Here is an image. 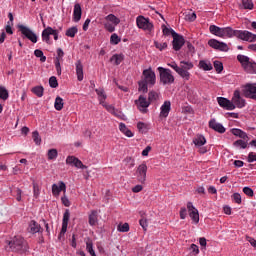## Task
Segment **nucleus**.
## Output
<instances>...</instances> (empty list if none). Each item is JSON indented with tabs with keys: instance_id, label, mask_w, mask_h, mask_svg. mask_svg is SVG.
<instances>
[{
	"instance_id": "nucleus-54",
	"label": "nucleus",
	"mask_w": 256,
	"mask_h": 256,
	"mask_svg": "<svg viewBox=\"0 0 256 256\" xmlns=\"http://www.w3.org/2000/svg\"><path fill=\"white\" fill-rule=\"evenodd\" d=\"M116 26H117V25L112 24V23H110V22L104 23V28H105L106 31H108L109 33L115 32V27H116Z\"/></svg>"
},
{
	"instance_id": "nucleus-5",
	"label": "nucleus",
	"mask_w": 256,
	"mask_h": 256,
	"mask_svg": "<svg viewBox=\"0 0 256 256\" xmlns=\"http://www.w3.org/2000/svg\"><path fill=\"white\" fill-rule=\"evenodd\" d=\"M17 29L26 39L31 41V43H37L39 37L37 36V34H35V32H33V30H31V28L23 24H18Z\"/></svg>"
},
{
	"instance_id": "nucleus-59",
	"label": "nucleus",
	"mask_w": 256,
	"mask_h": 256,
	"mask_svg": "<svg viewBox=\"0 0 256 256\" xmlns=\"http://www.w3.org/2000/svg\"><path fill=\"white\" fill-rule=\"evenodd\" d=\"M243 193H245L248 197H253V195H255V193L249 186L243 188Z\"/></svg>"
},
{
	"instance_id": "nucleus-51",
	"label": "nucleus",
	"mask_w": 256,
	"mask_h": 256,
	"mask_svg": "<svg viewBox=\"0 0 256 256\" xmlns=\"http://www.w3.org/2000/svg\"><path fill=\"white\" fill-rule=\"evenodd\" d=\"M154 47H156V49H158L159 51H165V49H167V43H160L159 41H154Z\"/></svg>"
},
{
	"instance_id": "nucleus-35",
	"label": "nucleus",
	"mask_w": 256,
	"mask_h": 256,
	"mask_svg": "<svg viewBox=\"0 0 256 256\" xmlns=\"http://www.w3.org/2000/svg\"><path fill=\"white\" fill-rule=\"evenodd\" d=\"M123 59H125L123 54H114L110 61L114 62L116 65H121V63H123Z\"/></svg>"
},
{
	"instance_id": "nucleus-43",
	"label": "nucleus",
	"mask_w": 256,
	"mask_h": 256,
	"mask_svg": "<svg viewBox=\"0 0 256 256\" xmlns=\"http://www.w3.org/2000/svg\"><path fill=\"white\" fill-rule=\"evenodd\" d=\"M35 57H38L41 63H45L47 61V57L43 54V50L36 49L34 51Z\"/></svg>"
},
{
	"instance_id": "nucleus-23",
	"label": "nucleus",
	"mask_w": 256,
	"mask_h": 256,
	"mask_svg": "<svg viewBox=\"0 0 256 256\" xmlns=\"http://www.w3.org/2000/svg\"><path fill=\"white\" fill-rule=\"evenodd\" d=\"M209 127L210 129H213V131H216L217 133H225L226 129L223 124L217 122L214 118L209 121Z\"/></svg>"
},
{
	"instance_id": "nucleus-25",
	"label": "nucleus",
	"mask_w": 256,
	"mask_h": 256,
	"mask_svg": "<svg viewBox=\"0 0 256 256\" xmlns=\"http://www.w3.org/2000/svg\"><path fill=\"white\" fill-rule=\"evenodd\" d=\"M171 112V101H165L160 107V117H169Z\"/></svg>"
},
{
	"instance_id": "nucleus-2",
	"label": "nucleus",
	"mask_w": 256,
	"mask_h": 256,
	"mask_svg": "<svg viewBox=\"0 0 256 256\" xmlns=\"http://www.w3.org/2000/svg\"><path fill=\"white\" fill-rule=\"evenodd\" d=\"M237 60L239 61V63L242 65L244 71H246V73H256V63L251 60V58H249V56H245L243 54H239L237 56Z\"/></svg>"
},
{
	"instance_id": "nucleus-14",
	"label": "nucleus",
	"mask_w": 256,
	"mask_h": 256,
	"mask_svg": "<svg viewBox=\"0 0 256 256\" xmlns=\"http://www.w3.org/2000/svg\"><path fill=\"white\" fill-rule=\"evenodd\" d=\"M218 105H220L226 111H234L236 109L235 104H233V100H229L225 97H218L217 98Z\"/></svg>"
},
{
	"instance_id": "nucleus-16",
	"label": "nucleus",
	"mask_w": 256,
	"mask_h": 256,
	"mask_svg": "<svg viewBox=\"0 0 256 256\" xmlns=\"http://www.w3.org/2000/svg\"><path fill=\"white\" fill-rule=\"evenodd\" d=\"M187 209L189 211L190 219H192L193 223H199V210L193 206V202L187 203Z\"/></svg>"
},
{
	"instance_id": "nucleus-18",
	"label": "nucleus",
	"mask_w": 256,
	"mask_h": 256,
	"mask_svg": "<svg viewBox=\"0 0 256 256\" xmlns=\"http://www.w3.org/2000/svg\"><path fill=\"white\" fill-rule=\"evenodd\" d=\"M63 57H65V52H63V49L58 48L57 57L54 60V65L57 71V75H61V61H63Z\"/></svg>"
},
{
	"instance_id": "nucleus-53",
	"label": "nucleus",
	"mask_w": 256,
	"mask_h": 256,
	"mask_svg": "<svg viewBox=\"0 0 256 256\" xmlns=\"http://www.w3.org/2000/svg\"><path fill=\"white\" fill-rule=\"evenodd\" d=\"M86 251H88V253L91 256H97V254L95 253V250L93 249V243L92 242H87L86 243Z\"/></svg>"
},
{
	"instance_id": "nucleus-58",
	"label": "nucleus",
	"mask_w": 256,
	"mask_h": 256,
	"mask_svg": "<svg viewBox=\"0 0 256 256\" xmlns=\"http://www.w3.org/2000/svg\"><path fill=\"white\" fill-rule=\"evenodd\" d=\"M95 92L98 95V99H107V94H105V90L96 89Z\"/></svg>"
},
{
	"instance_id": "nucleus-50",
	"label": "nucleus",
	"mask_w": 256,
	"mask_h": 256,
	"mask_svg": "<svg viewBox=\"0 0 256 256\" xmlns=\"http://www.w3.org/2000/svg\"><path fill=\"white\" fill-rule=\"evenodd\" d=\"M214 69L216 73H222L223 71V63L219 60L214 61Z\"/></svg>"
},
{
	"instance_id": "nucleus-17",
	"label": "nucleus",
	"mask_w": 256,
	"mask_h": 256,
	"mask_svg": "<svg viewBox=\"0 0 256 256\" xmlns=\"http://www.w3.org/2000/svg\"><path fill=\"white\" fill-rule=\"evenodd\" d=\"M185 45V38L179 34L173 36L172 47L174 51H181V48Z\"/></svg>"
},
{
	"instance_id": "nucleus-36",
	"label": "nucleus",
	"mask_w": 256,
	"mask_h": 256,
	"mask_svg": "<svg viewBox=\"0 0 256 256\" xmlns=\"http://www.w3.org/2000/svg\"><path fill=\"white\" fill-rule=\"evenodd\" d=\"M106 21H109L110 23H113V25H119L121 23V20L117 18L114 14H109L105 17Z\"/></svg>"
},
{
	"instance_id": "nucleus-12",
	"label": "nucleus",
	"mask_w": 256,
	"mask_h": 256,
	"mask_svg": "<svg viewBox=\"0 0 256 256\" xmlns=\"http://www.w3.org/2000/svg\"><path fill=\"white\" fill-rule=\"evenodd\" d=\"M23 243H25V239H23L21 236H18L9 241L8 245L12 251H21V249H23Z\"/></svg>"
},
{
	"instance_id": "nucleus-7",
	"label": "nucleus",
	"mask_w": 256,
	"mask_h": 256,
	"mask_svg": "<svg viewBox=\"0 0 256 256\" xmlns=\"http://www.w3.org/2000/svg\"><path fill=\"white\" fill-rule=\"evenodd\" d=\"M236 38L241 41H247L248 43H255L256 34H253V32H249L248 30H237Z\"/></svg>"
},
{
	"instance_id": "nucleus-21",
	"label": "nucleus",
	"mask_w": 256,
	"mask_h": 256,
	"mask_svg": "<svg viewBox=\"0 0 256 256\" xmlns=\"http://www.w3.org/2000/svg\"><path fill=\"white\" fill-rule=\"evenodd\" d=\"M43 229L41 228V224H38L37 221L31 220L28 224V233L35 235L36 233H42Z\"/></svg>"
},
{
	"instance_id": "nucleus-33",
	"label": "nucleus",
	"mask_w": 256,
	"mask_h": 256,
	"mask_svg": "<svg viewBox=\"0 0 256 256\" xmlns=\"http://www.w3.org/2000/svg\"><path fill=\"white\" fill-rule=\"evenodd\" d=\"M149 83H147L146 81L144 80H140L138 82V91L140 93H147V91H149Z\"/></svg>"
},
{
	"instance_id": "nucleus-6",
	"label": "nucleus",
	"mask_w": 256,
	"mask_h": 256,
	"mask_svg": "<svg viewBox=\"0 0 256 256\" xmlns=\"http://www.w3.org/2000/svg\"><path fill=\"white\" fill-rule=\"evenodd\" d=\"M136 25L138 29H143V31H153V23H151L149 18H145L144 16H138L136 18Z\"/></svg>"
},
{
	"instance_id": "nucleus-11",
	"label": "nucleus",
	"mask_w": 256,
	"mask_h": 256,
	"mask_svg": "<svg viewBox=\"0 0 256 256\" xmlns=\"http://www.w3.org/2000/svg\"><path fill=\"white\" fill-rule=\"evenodd\" d=\"M208 45L209 47H211L212 49H215L216 51H224V52L229 51V46L227 45V43L220 42L217 39H210L208 41Z\"/></svg>"
},
{
	"instance_id": "nucleus-8",
	"label": "nucleus",
	"mask_w": 256,
	"mask_h": 256,
	"mask_svg": "<svg viewBox=\"0 0 256 256\" xmlns=\"http://www.w3.org/2000/svg\"><path fill=\"white\" fill-rule=\"evenodd\" d=\"M135 175L138 183H145V181H147V164H140L135 172Z\"/></svg>"
},
{
	"instance_id": "nucleus-3",
	"label": "nucleus",
	"mask_w": 256,
	"mask_h": 256,
	"mask_svg": "<svg viewBox=\"0 0 256 256\" xmlns=\"http://www.w3.org/2000/svg\"><path fill=\"white\" fill-rule=\"evenodd\" d=\"M158 71L160 75V83L162 85H173V83H175V76H173L171 69L158 67Z\"/></svg>"
},
{
	"instance_id": "nucleus-52",
	"label": "nucleus",
	"mask_w": 256,
	"mask_h": 256,
	"mask_svg": "<svg viewBox=\"0 0 256 256\" xmlns=\"http://www.w3.org/2000/svg\"><path fill=\"white\" fill-rule=\"evenodd\" d=\"M124 163L128 165V169H133V167H135V160L132 157H126Z\"/></svg>"
},
{
	"instance_id": "nucleus-46",
	"label": "nucleus",
	"mask_w": 256,
	"mask_h": 256,
	"mask_svg": "<svg viewBox=\"0 0 256 256\" xmlns=\"http://www.w3.org/2000/svg\"><path fill=\"white\" fill-rule=\"evenodd\" d=\"M117 231H119L120 233H128L129 223L119 224L117 227Z\"/></svg>"
},
{
	"instance_id": "nucleus-26",
	"label": "nucleus",
	"mask_w": 256,
	"mask_h": 256,
	"mask_svg": "<svg viewBox=\"0 0 256 256\" xmlns=\"http://www.w3.org/2000/svg\"><path fill=\"white\" fill-rule=\"evenodd\" d=\"M81 15H83V11L81 10V4L76 3L74 5V11H73L74 23H79V21H81Z\"/></svg>"
},
{
	"instance_id": "nucleus-63",
	"label": "nucleus",
	"mask_w": 256,
	"mask_h": 256,
	"mask_svg": "<svg viewBox=\"0 0 256 256\" xmlns=\"http://www.w3.org/2000/svg\"><path fill=\"white\" fill-rule=\"evenodd\" d=\"M256 161V153L255 152H250L248 154V163H253Z\"/></svg>"
},
{
	"instance_id": "nucleus-40",
	"label": "nucleus",
	"mask_w": 256,
	"mask_h": 256,
	"mask_svg": "<svg viewBox=\"0 0 256 256\" xmlns=\"http://www.w3.org/2000/svg\"><path fill=\"white\" fill-rule=\"evenodd\" d=\"M0 99L7 101L9 99V91L4 86H0Z\"/></svg>"
},
{
	"instance_id": "nucleus-29",
	"label": "nucleus",
	"mask_w": 256,
	"mask_h": 256,
	"mask_svg": "<svg viewBox=\"0 0 256 256\" xmlns=\"http://www.w3.org/2000/svg\"><path fill=\"white\" fill-rule=\"evenodd\" d=\"M230 132L232 133V135H235V137H240V139H249V136H247L245 131L239 128H232Z\"/></svg>"
},
{
	"instance_id": "nucleus-15",
	"label": "nucleus",
	"mask_w": 256,
	"mask_h": 256,
	"mask_svg": "<svg viewBox=\"0 0 256 256\" xmlns=\"http://www.w3.org/2000/svg\"><path fill=\"white\" fill-rule=\"evenodd\" d=\"M66 165H72L73 167H76V169H87V166L75 156H68L66 158Z\"/></svg>"
},
{
	"instance_id": "nucleus-28",
	"label": "nucleus",
	"mask_w": 256,
	"mask_h": 256,
	"mask_svg": "<svg viewBox=\"0 0 256 256\" xmlns=\"http://www.w3.org/2000/svg\"><path fill=\"white\" fill-rule=\"evenodd\" d=\"M199 69H203V71H213V64L207 60H200Z\"/></svg>"
},
{
	"instance_id": "nucleus-4",
	"label": "nucleus",
	"mask_w": 256,
	"mask_h": 256,
	"mask_svg": "<svg viewBox=\"0 0 256 256\" xmlns=\"http://www.w3.org/2000/svg\"><path fill=\"white\" fill-rule=\"evenodd\" d=\"M51 35L53 36L54 41L59 40V30L53 29L51 26H48L42 31V41L50 45Z\"/></svg>"
},
{
	"instance_id": "nucleus-42",
	"label": "nucleus",
	"mask_w": 256,
	"mask_h": 256,
	"mask_svg": "<svg viewBox=\"0 0 256 256\" xmlns=\"http://www.w3.org/2000/svg\"><path fill=\"white\" fill-rule=\"evenodd\" d=\"M233 146L236 147V149H247V142H245V140H236L233 143Z\"/></svg>"
},
{
	"instance_id": "nucleus-9",
	"label": "nucleus",
	"mask_w": 256,
	"mask_h": 256,
	"mask_svg": "<svg viewBox=\"0 0 256 256\" xmlns=\"http://www.w3.org/2000/svg\"><path fill=\"white\" fill-rule=\"evenodd\" d=\"M142 75L144 77V79L142 81H145L146 83H148V85H155L156 81H157V76L155 75V71H153V69L148 68L143 70Z\"/></svg>"
},
{
	"instance_id": "nucleus-45",
	"label": "nucleus",
	"mask_w": 256,
	"mask_h": 256,
	"mask_svg": "<svg viewBox=\"0 0 256 256\" xmlns=\"http://www.w3.org/2000/svg\"><path fill=\"white\" fill-rule=\"evenodd\" d=\"M110 43L111 45H119V43H121V38H119V35H117V33L111 35Z\"/></svg>"
},
{
	"instance_id": "nucleus-13",
	"label": "nucleus",
	"mask_w": 256,
	"mask_h": 256,
	"mask_svg": "<svg viewBox=\"0 0 256 256\" xmlns=\"http://www.w3.org/2000/svg\"><path fill=\"white\" fill-rule=\"evenodd\" d=\"M232 103L235 105L236 108L238 109H243L245 105H247V102L243 97H241V92L239 90H235L233 97H232Z\"/></svg>"
},
{
	"instance_id": "nucleus-56",
	"label": "nucleus",
	"mask_w": 256,
	"mask_h": 256,
	"mask_svg": "<svg viewBox=\"0 0 256 256\" xmlns=\"http://www.w3.org/2000/svg\"><path fill=\"white\" fill-rule=\"evenodd\" d=\"M137 129L140 133H146L147 132V124L143 123V122H138Z\"/></svg>"
},
{
	"instance_id": "nucleus-61",
	"label": "nucleus",
	"mask_w": 256,
	"mask_h": 256,
	"mask_svg": "<svg viewBox=\"0 0 256 256\" xmlns=\"http://www.w3.org/2000/svg\"><path fill=\"white\" fill-rule=\"evenodd\" d=\"M61 201H62L64 207H70L71 206V202L69 201V198H67V196H65V195L62 196Z\"/></svg>"
},
{
	"instance_id": "nucleus-31",
	"label": "nucleus",
	"mask_w": 256,
	"mask_h": 256,
	"mask_svg": "<svg viewBox=\"0 0 256 256\" xmlns=\"http://www.w3.org/2000/svg\"><path fill=\"white\" fill-rule=\"evenodd\" d=\"M209 31L212 35H215L216 37H220L222 35L223 32V28L217 26V25H210L209 27Z\"/></svg>"
},
{
	"instance_id": "nucleus-1",
	"label": "nucleus",
	"mask_w": 256,
	"mask_h": 256,
	"mask_svg": "<svg viewBox=\"0 0 256 256\" xmlns=\"http://www.w3.org/2000/svg\"><path fill=\"white\" fill-rule=\"evenodd\" d=\"M168 67H171L174 71H176L184 81H189L191 79V73H189L190 69H193L195 65L191 61H180V65H177L176 62H171L168 64Z\"/></svg>"
},
{
	"instance_id": "nucleus-60",
	"label": "nucleus",
	"mask_w": 256,
	"mask_h": 256,
	"mask_svg": "<svg viewBox=\"0 0 256 256\" xmlns=\"http://www.w3.org/2000/svg\"><path fill=\"white\" fill-rule=\"evenodd\" d=\"M232 200L237 203L238 205H241L242 201H241V194L239 193H234L232 195Z\"/></svg>"
},
{
	"instance_id": "nucleus-30",
	"label": "nucleus",
	"mask_w": 256,
	"mask_h": 256,
	"mask_svg": "<svg viewBox=\"0 0 256 256\" xmlns=\"http://www.w3.org/2000/svg\"><path fill=\"white\" fill-rule=\"evenodd\" d=\"M193 143L195 145V147H203V145H205L207 143V140L205 139V137L203 135H198L197 137H195L193 139Z\"/></svg>"
},
{
	"instance_id": "nucleus-57",
	"label": "nucleus",
	"mask_w": 256,
	"mask_h": 256,
	"mask_svg": "<svg viewBox=\"0 0 256 256\" xmlns=\"http://www.w3.org/2000/svg\"><path fill=\"white\" fill-rule=\"evenodd\" d=\"M157 97H158V94H157V92H155V91H150L149 93H148V101L150 102V104L151 103H153L156 99H157Z\"/></svg>"
},
{
	"instance_id": "nucleus-27",
	"label": "nucleus",
	"mask_w": 256,
	"mask_h": 256,
	"mask_svg": "<svg viewBox=\"0 0 256 256\" xmlns=\"http://www.w3.org/2000/svg\"><path fill=\"white\" fill-rule=\"evenodd\" d=\"M75 65H76L77 79L78 81H83V64L81 63V60H77Z\"/></svg>"
},
{
	"instance_id": "nucleus-37",
	"label": "nucleus",
	"mask_w": 256,
	"mask_h": 256,
	"mask_svg": "<svg viewBox=\"0 0 256 256\" xmlns=\"http://www.w3.org/2000/svg\"><path fill=\"white\" fill-rule=\"evenodd\" d=\"M47 155H48L49 161H55V159H57V157L59 155V152L57 151V149L52 148V149L48 150Z\"/></svg>"
},
{
	"instance_id": "nucleus-10",
	"label": "nucleus",
	"mask_w": 256,
	"mask_h": 256,
	"mask_svg": "<svg viewBox=\"0 0 256 256\" xmlns=\"http://www.w3.org/2000/svg\"><path fill=\"white\" fill-rule=\"evenodd\" d=\"M135 105H137L141 113H147V108L151 105V102L147 100L145 95H140L137 100H135Z\"/></svg>"
},
{
	"instance_id": "nucleus-22",
	"label": "nucleus",
	"mask_w": 256,
	"mask_h": 256,
	"mask_svg": "<svg viewBox=\"0 0 256 256\" xmlns=\"http://www.w3.org/2000/svg\"><path fill=\"white\" fill-rule=\"evenodd\" d=\"M233 39V37H237V30H234L231 27H222V35L221 38L225 39Z\"/></svg>"
},
{
	"instance_id": "nucleus-34",
	"label": "nucleus",
	"mask_w": 256,
	"mask_h": 256,
	"mask_svg": "<svg viewBox=\"0 0 256 256\" xmlns=\"http://www.w3.org/2000/svg\"><path fill=\"white\" fill-rule=\"evenodd\" d=\"M162 33L166 37H169V35H171L172 37H175L178 34L177 32H175V30H173V28H168L165 25H162Z\"/></svg>"
},
{
	"instance_id": "nucleus-20",
	"label": "nucleus",
	"mask_w": 256,
	"mask_h": 256,
	"mask_svg": "<svg viewBox=\"0 0 256 256\" xmlns=\"http://www.w3.org/2000/svg\"><path fill=\"white\" fill-rule=\"evenodd\" d=\"M245 97L248 99H253L256 95V85L255 84H246L243 89Z\"/></svg>"
},
{
	"instance_id": "nucleus-24",
	"label": "nucleus",
	"mask_w": 256,
	"mask_h": 256,
	"mask_svg": "<svg viewBox=\"0 0 256 256\" xmlns=\"http://www.w3.org/2000/svg\"><path fill=\"white\" fill-rule=\"evenodd\" d=\"M88 223L90 227H95L99 223V211L92 210L88 215Z\"/></svg>"
},
{
	"instance_id": "nucleus-64",
	"label": "nucleus",
	"mask_w": 256,
	"mask_h": 256,
	"mask_svg": "<svg viewBox=\"0 0 256 256\" xmlns=\"http://www.w3.org/2000/svg\"><path fill=\"white\" fill-rule=\"evenodd\" d=\"M187 218V208L182 207L180 209V219H186Z\"/></svg>"
},
{
	"instance_id": "nucleus-55",
	"label": "nucleus",
	"mask_w": 256,
	"mask_h": 256,
	"mask_svg": "<svg viewBox=\"0 0 256 256\" xmlns=\"http://www.w3.org/2000/svg\"><path fill=\"white\" fill-rule=\"evenodd\" d=\"M33 195L35 199H39V195H41V190L39 189V185L33 183Z\"/></svg>"
},
{
	"instance_id": "nucleus-47",
	"label": "nucleus",
	"mask_w": 256,
	"mask_h": 256,
	"mask_svg": "<svg viewBox=\"0 0 256 256\" xmlns=\"http://www.w3.org/2000/svg\"><path fill=\"white\" fill-rule=\"evenodd\" d=\"M49 85L52 89H57V87H59V82L57 81V77L55 76L50 77Z\"/></svg>"
},
{
	"instance_id": "nucleus-19",
	"label": "nucleus",
	"mask_w": 256,
	"mask_h": 256,
	"mask_svg": "<svg viewBox=\"0 0 256 256\" xmlns=\"http://www.w3.org/2000/svg\"><path fill=\"white\" fill-rule=\"evenodd\" d=\"M61 191H63L64 193L67 191V186L65 185V182L60 181L58 182V184L52 185V195H54V197H59Z\"/></svg>"
},
{
	"instance_id": "nucleus-44",
	"label": "nucleus",
	"mask_w": 256,
	"mask_h": 256,
	"mask_svg": "<svg viewBox=\"0 0 256 256\" xmlns=\"http://www.w3.org/2000/svg\"><path fill=\"white\" fill-rule=\"evenodd\" d=\"M71 218V212L66 209L63 214L62 225H69V219Z\"/></svg>"
},
{
	"instance_id": "nucleus-41",
	"label": "nucleus",
	"mask_w": 256,
	"mask_h": 256,
	"mask_svg": "<svg viewBox=\"0 0 256 256\" xmlns=\"http://www.w3.org/2000/svg\"><path fill=\"white\" fill-rule=\"evenodd\" d=\"M44 91H45V88H43V86H36L32 88V93H34L36 97H43Z\"/></svg>"
},
{
	"instance_id": "nucleus-48",
	"label": "nucleus",
	"mask_w": 256,
	"mask_h": 256,
	"mask_svg": "<svg viewBox=\"0 0 256 256\" xmlns=\"http://www.w3.org/2000/svg\"><path fill=\"white\" fill-rule=\"evenodd\" d=\"M242 7L244 9H253L254 4H253V0H242Z\"/></svg>"
},
{
	"instance_id": "nucleus-49",
	"label": "nucleus",
	"mask_w": 256,
	"mask_h": 256,
	"mask_svg": "<svg viewBox=\"0 0 256 256\" xmlns=\"http://www.w3.org/2000/svg\"><path fill=\"white\" fill-rule=\"evenodd\" d=\"M32 139H33L35 145H41V136L39 135L38 131H34L32 133Z\"/></svg>"
},
{
	"instance_id": "nucleus-32",
	"label": "nucleus",
	"mask_w": 256,
	"mask_h": 256,
	"mask_svg": "<svg viewBox=\"0 0 256 256\" xmlns=\"http://www.w3.org/2000/svg\"><path fill=\"white\" fill-rule=\"evenodd\" d=\"M119 130L121 131V133L126 135V137H133V132H131V130L127 128V125H125V123L121 122L119 124Z\"/></svg>"
},
{
	"instance_id": "nucleus-39",
	"label": "nucleus",
	"mask_w": 256,
	"mask_h": 256,
	"mask_svg": "<svg viewBox=\"0 0 256 256\" xmlns=\"http://www.w3.org/2000/svg\"><path fill=\"white\" fill-rule=\"evenodd\" d=\"M76 33H79V29L77 28V26H72L66 30L65 35H66V37L73 38V37H75Z\"/></svg>"
},
{
	"instance_id": "nucleus-62",
	"label": "nucleus",
	"mask_w": 256,
	"mask_h": 256,
	"mask_svg": "<svg viewBox=\"0 0 256 256\" xmlns=\"http://www.w3.org/2000/svg\"><path fill=\"white\" fill-rule=\"evenodd\" d=\"M195 19H197V14H195V12L186 15V21L193 22Z\"/></svg>"
},
{
	"instance_id": "nucleus-38",
	"label": "nucleus",
	"mask_w": 256,
	"mask_h": 256,
	"mask_svg": "<svg viewBox=\"0 0 256 256\" xmlns=\"http://www.w3.org/2000/svg\"><path fill=\"white\" fill-rule=\"evenodd\" d=\"M63 105V98L57 96L54 102V108L56 109V111H61L63 109Z\"/></svg>"
}]
</instances>
